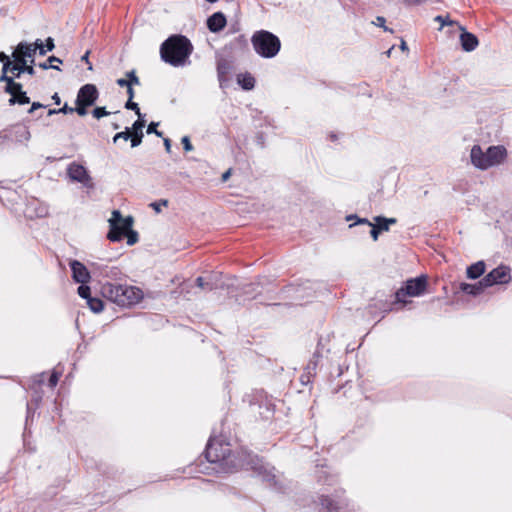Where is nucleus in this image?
<instances>
[{
  "label": "nucleus",
  "instance_id": "f257e3e1",
  "mask_svg": "<svg viewBox=\"0 0 512 512\" xmlns=\"http://www.w3.org/2000/svg\"><path fill=\"white\" fill-rule=\"evenodd\" d=\"M192 51L193 46L187 37L172 35L161 44L160 56L164 62L179 67L186 64Z\"/></svg>",
  "mask_w": 512,
  "mask_h": 512
},
{
  "label": "nucleus",
  "instance_id": "f03ea898",
  "mask_svg": "<svg viewBox=\"0 0 512 512\" xmlns=\"http://www.w3.org/2000/svg\"><path fill=\"white\" fill-rule=\"evenodd\" d=\"M101 294L111 302L122 307L135 305L143 298V292L141 289L109 281L101 285Z\"/></svg>",
  "mask_w": 512,
  "mask_h": 512
},
{
  "label": "nucleus",
  "instance_id": "7ed1b4c3",
  "mask_svg": "<svg viewBox=\"0 0 512 512\" xmlns=\"http://www.w3.org/2000/svg\"><path fill=\"white\" fill-rule=\"evenodd\" d=\"M205 458L211 463L220 462L231 469H238L243 465V460L232 453L228 443L224 444L213 437H210L206 445Z\"/></svg>",
  "mask_w": 512,
  "mask_h": 512
},
{
  "label": "nucleus",
  "instance_id": "20e7f679",
  "mask_svg": "<svg viewBox=\"0 0 512 512\" xmlns=\"http://www.w3.org/2000/svg\"><path fill=\"white\" fill-rule=\"evenodd\" d=\"M506 156L507 151L501 145L489 146L486 151H483L480 145H474L470 152L472 164L480 170L500 165Z\"/></svg>",
  "mask_w": 512,
  "mask_h": 512
},
{
  "label": "nucleus",
  "instance_id": "39448f33",
  "mask_svg": "<svg viewBox=\"0 0 512 512\" xmlns=\"http://www.w3.org/2000/svg\"><path fill=\"white\" fill-rule=\"evenodd\" d=\"M251 43L256 53L263 58L275 57L281 48L280 39L266 30L256 31L251 38Z\"/></svg>",
  "mask_w": 512,
  "mask_h": 512
},
{
  "label": "nucleus",
  "instance_id": "423d86ee",
  "mask_svg": "<svg viewBox=\"0 0 512 512\" xmlns=\"http://www.w3.org/2000/svg\"><path fill=\"white\" fill-rule=\"evenodd\" d=\"M35 54L36 48H32V45L27 42H20L12 53V73L18 71V74L27 73L31 76L35 75L33 67Z\"/></svg>",
  "mask_w": 512,
  "mask_h": 512
},
{
  "label": "nucleus",
  "instance_id": "0eeeda50",
  "mask_svg": "<svg viewBox=\"0 0 512 512\" xmlns=\"http://www.w3.org/2000/svg\"><path fill=\"white\" fill-rule=\"evenodd\" d=\"M427 288L426 275H420L416 278L408 279L404 286L398 289L395 293L396 302L406 304L405 297H418L424 294Z\"/></svg>",
  "mask_w": 512,
  "mask_h": 512
},
{
  "label": "nucleus",
  "instance_id": "6e6552de",
  "mask_svg": "<svg viewBox=\"0 0 512 512\" xmlns=\"http://www.w3.org/2000/svg\"><path fill=\"white\" fill-rule=\"evenodd\" d=\"M67 174L71 181L81 183L88 189L94 188L92 177L83 165L76 162L70 163L67 167Z\"/></svg>",
  "mask_w": 512,
  "mask_h": 512
},
{
  "label": "nucleus",
  "instance_id": "1a4fd4ad",
  "mask_svg": "<svg viewBox=\"0 0 512 512\" xmlns=\"http://www.w3.org/2000/svg\"><path fill=\"white\" fill-rule=\"evenodd\" d=\"M125 218L122 217L120 211L114 210L112 216L109 219L110 230L107 234V238L112 242L120 241L126 233L124 229Z\"/></svg>",
  "mask_w": 512,
  "mask_h": 512
},
{
  "label": "nucleus",
  "instance_id": "9d476101",
  "mask_svg": "<svg viewBox=\"0 0 512 512\" xmlns=\"http://www.w3.org/2000/svg\"><path fill=\"white\" fill-rule=\"evenodd\" d=\"M484 286L491 287L495 284H505L511 281L510 268L505 265H500L490 271L483 278Z\"/></svg>",
  "mask_w": 512,
  "mask_h": 512
},
{
  "label": "nucleus",
  "instance_id": "9b49d317",
  "mask_svg": "<svg viewBox=\"0 0 512 512\" xmlns=\"http://www.w3.org/2000/svg\"><path fill=\"white\" fill-rule=\"evenodd\" d=\"M99 96L97 87L94 84L83 85L77 94L76 102L92 106Z\"/></svg>",
  "mask_w": 512,
  "mask_h": 512
},
{
  "label": "nucleus",
  "instance_id": "f8f14e48",
  "mask_svg": "<svg viewBox=\"0 0 512 512\" xmlns=\"http://www.w3.org/2000/svg\"><path fill=\"white\" fill-rule=\"evenodd\" d=\"M70 267L72 271V278L75 282L80 284H86L89 282L91 278L90 272L84 264L77 260H73L70 262Z\"/></svg>",
  "mask_w": 512,
  "mask_h": 512
},
{
  "label": "nucleus",
  "instance_id": "ddd939ff",
  "mask_svg": "<svg viewBox=\"0 0 512 512\" xmlns=\"http://www.w3.org/2000/svg\"><path fill=\"white\" fill-rule=\"evenodd\" d=\"M459 28L462 30V33L460 34L462 49L466 52L474 51L479 44L478 38L473 33L466 31L464 27L459 26Z\"/></svg>",
  "mask_w": 512,
  "mask_h": 512
},
{
  "label": "nucleus",
  "instance_id": "4468645a",
  "mask_svg": "<svg viewBox=\"0 0 512 512\" xmlns=\"http://www.w3.org/2000/svg\"><path fill=\"white\" fill-rule=\"evenodd\" d=\"M13 62L5 63L2 66V73L0 75V82H4V92H11L13 88H19L18 82L14 80V77H10L8 72L12 73Z\"/></svg>",
  "mask_w": 512,
  "mask_h": 512
},
{
  "label": "nucleus",
  "instance_id": "2eb2a0df",
  "mask_svg": "<svg viewBox=\"0 0 512 512\" xmlns=\"http://www.w3.org/2000/svg\"><path fill=\"white\" fill-rule=\"evenodd\" d=\"M19 88H13L11 92H6L11 97L8 100L9 105H25L30 103V98L27 96V93L23 90V86L18 82Z\"/></svg>",
  "mask_w": 512,
  "mask_h": 512
},
{
  "label": "nucleus",
  "instance_id": "dca6fc26",
  "mask_svg": "<svg viewBox=\"0 0 512 512\" xmlns=\"http://www.w3.org/2000/svg\"><path fill=\"white\" fill-rule=\"evenodd\" d=\"M226 23V17L222 12H215L207 19V27L213 33L220 32Z\"/></svg>",
  "mask_w": 512,
  "mask_h": 512
},
{
  "label": "nucleus",
  "instance_id": "f3484780",
  "mask_svg": "<svg viewBox=\"0 0 512 512\" xmlns=\"http://www.w3.org/2000/svg\"><path fill=\"white\" fill-rule=\"evenodd\" d=\"M146 121L144 119H137L131 129V147H137L141 144L143 138V128L145 127Z\"/></svg>",
  "mask_w": 512,
  "mask_h": 512
},
{
  "label": "nucleus",
  "instance_id": "a211bd4d",
  "mask_svg": "<svg viewBox=\"0 0 512 512\" xmlns=\"http://www.w3.org/2000/svg\"><path fill=\"white\" fill-rule=\"evenodd\" d=\"M319 501L326 512H339L341 509L344 508L345 505L344 500L334 501L333 499L325 495H321L319 497Z\"/></svg>",
  "mask_w": 512,
  "mask_h": 512
},
{
  "label": "nucleus",
  "instance_id": "6ab92c4d",
  "mask_svg": "<svg viewBox=\"0 0 512 512\" xmlns=\"http://www.w3.org/2000/svg\"><path fill=\"white\" fill-rule=\"evenodd\" d=\"M11 136L14 138L16 142L26 143L30 140L31 134L27 126L25 125H15L11 130Z\"/></svg>",
  "mask_w": 512,
  "mask_h": 512
},
{
  "label": "nucleus",
  "instance_id": "aec40b11",
  "mask_svg": "<svg viewBox=\"0 0 512 512\" xmlns=\"http://www.w3.org/2000/svg\"><path fill=\"white\" fill-rule=\"evenodd\" d=\"M487 286H484L483 279L476 284L461 283L460 290L466 294L477 296L481 294Z\"/></svg>",
  "mask_w": 512,
  "mask_h": 512
},
{
  "label": "nucleus",
  "instance_id": "412c9836",
  "mask_svg": "<svg viewBox=\"0 0 512 512\" xmlns=\"http://www.w3.org/2000/svg\"><path fill=\"white\" fill-rule=\"evenodd\" d=\"M133 218L128 216L125 218L124 229L126 230L125 236L127 237V244L132 246L138 242V233L132 229Z\"/></svg>",
  "mask_w": 512,
  "mask_h": 512
},
{
  "label": "nucleus",
  "instance_id": "4be33fe9",
  "mask_svg": "<svg viewBox=\"0 0 512 512\" xmlns=\"http://www.w3.org/2000/svg\"><path fill=\"white\" fill-rule=\"evenodd\" d=\"M485 268H486L485 262L478 261V262L470 265L469 267H467V271H466L467 277L469 279H477L484 274Z\"/></svg>",
  "mask_w": 512,
  "mask_h": 512
},
{
  "label": "nucleus",
  "instance_id": "5701e85b",
  "mask_svg": "<svg viewBox=\"0 0 512 512\" xmlns=\"http://www.w3.org/2000/svg\"><path fill=\"white\" fill-rule=\"evenodd\" d=\"M257 474L261 479L265 482H268L269 484H275V474H274V468L266 467L264 465H260L259 467L255 468Z\"/></svg>",
  "mask_w": 512,
  "mask_h": 512
},
{
  "label": "nucleus",
  "instance_id": "b1692460",
  "mask_svg": "<svg viewBox=\"0 0 512 512\" xmlns=\"http://www.w3.org/2000/svg\"><path fill=\"white\" fill-rule=\"evenodd\" d=\"M237 82L244 90H251L255 86V79L250 73L239 74Z\"/></svg>",
  "mask_w": 512,
  "mask_h": 512
},
{
  "label": "nucleus",
  "instance_id": "393cba45",
  "mask_svg": "<svg viewBox=\"0 0 512 512\" xmlns=\"http://www.w3.org/2000/svg\"><path fill=\"white\" fill-rule=\"evenodd\" d=\"M229 69H230V66L226 61L222 60V61L218 62L217 74H218V79H219L220 83L227 80V75L229 73Z\"/></svg>",
  "mask_w": 512,
  "mask_h": 512
},
{
  "label": "nucleus",
  "instance_id": "a878e982",
  "mask_svg": "<svg viewBox=\"0 0 512 512\" xmlns=\"http://www.w3.org/2000/svg\"><path fill=\"white\" fill-rule=\"evenodd\" d=\"M95 270H98L100 275L103 277H114L118 274V269L98 264H93Z\"/></svg>",
  "mask_w": 512,
  "mask_h": 512
},
{
  "label": "nucleus",
  "instance_id": "bb28decb",
  "mask_svg": "<svg viewBox=\"0 0 512 512\" xmlns=\"http://www.w3.org/2000/svg\"><path fill=\"white\" fill-rule=\"evenodd\" d=\"M54 62L62 63V60L56 56H50V57H48L46 62L39 63V67L43 70H47L50 68L55 69V70H60V68L58 66L53 64Z\"/></svg>",
  "mask_w": 512,
  "mask_h": 512
},
{
  "label": "nucleus",
  "instance_id": "cd10ccee",
  "mask_svg": "<svg viewBox=\"0 0 512 512\" xmlns=\"http://www.w3.org/2000/svg\"><path fill=\"white\" fill-rule=\"evenodd\" d=\"M87 304H88L89 308H90L93 312H95V313H99V312L103 311V309H104V303H103V301H102L101 299H99V298H93V297H91V298H89V299L87 300Z\"/></svg>",
  "mask_w": 512,
  "mask_h": 512
},
{
  "label": "nucleus",
  "instance_id": "c85d7f7f",
  "mask_svg": "<svg viewBox=\"0 0 512 512\" xmlns=\"http://www.w3.org/2000/svg\"><path fill=\"white\" fill-rule=\"evenodd\" d=\"M434 21H435V22H439V23H440V28H439V30H442V28H443L444 26H452V25H454V24H457V22H456V21L451 20V19L449 18V16H448V15H446V16L438 15V16H436V17L434 18Z\"/></svg>",
  "mask_w": 512,
  "mask_h": 512
},
{
  "label": "nucleus",
  "instance_id": "c756f323",
  "mask_svg": "<svg viewBox=\"0 0 512 512\" xmlns=\"http://www.w3.org/2000/svg\"><path fill=\"white\" fill-rule=\"evenodd\" d=\"M347 221L355 220L354 223L349 225V228H352L353 226L357 224L372 226V223L367 218H359L357 215H349L347 216Z\"/></svg>",
  "mask_w": 512,
  "mask_h": 512
},
{
  "label": "nucleus",
  "instance_id": "7c9ffc66",
  "mask_svg": "<svg viewBox=\"0 0 512 512\" xmlns=\"http://www.w3.org/2000/svg\"><path fill=\"white\" fill-rule=\"evenodd\" d=\"M77 292H78V295L83 298V299H86L88 300L89 298H91V289L89 286H87L86 284H81L78 289H77Z\"/></svg>",
  "mask_w": 512,
  "mask_h": 512
},
{
  "label": "nucleus",
  "instance_id": "2f4dec72",
  "mask_svg": "<svg viewBox=\"0 0 512 512\" xmlns=\"http://www.w3.org/2000/svg\"><path fill=\"white\" fill-rule=\"evenodd\" d=\"M119 139H123L125 141H127L128 139L131 140L130 128L126 127L125 131L116 133L113 137V142L116 143Z\"/></svg>",
  "mask_w": 512,
  "mask_h": 512
},
{
  "label": "nucleus",
  "instance_id": "473e14b6",
  "mask_svg": "<svg viewBox=\"0 0 512 512\" xmlns=\"http://www.w3.org/2000/svg\"><path fill=\"white\" fill-rule=\"evenodd\" d=\"M125 108L128 109V110L135 111V113L138 115V119H143L142 118V114L140 112V108H139L138 104L133 101V99L132 100H127V102L125 104Z\"/></svg>",
  "mask_w": 512,
  "mask_h": 512
},
{
  "label": "nucleus",
  "instance_id": "72a5a7b5",
  "mask_svg": "<svg viewBox=\"0 0 512 512\" xmlns=\"http://www.w3.org/2000/svg\"><path fill=\"white\" fill-rule=\"evenodd\" d=\"M196 285L202 289L213 290L216 288L211 282H206L203 277L196 278Z\"/></svg>",
  "mask_w": 512,
  "mask_h": 512
},
{
  "label": "nucleus",
  "instance_id": "f704fd0d",
  "mask_svg": "<svg viewBox=\"0 0 512 512\" xmlns=\"http://www.w3.org/2000/svg\"><path fill=\"white\" fill-rule=\"evenodd\" d=\"M127 80L129 82V85H140V80L138 76L136 75L135 70L128 71L126 73Z\"/></svg>",
  "mask_w": 512,
  "mask_h": 512
},
{
  "label": "nucleus",
  "instance_id": "c9c22d12",
  "mask_svg": "<svg viewBox=\"0 0 512 512\" xmlns=\"http://www.w3.org/2000/svg\"><path fill=\"white\" fill-rule=\"evenodd\" d=\"M76 107L74 108V112H76L79 116H85L87 114V108L89 107L86 104H82L79 102H76Z\"/></svg>",
  "mask_w": 512,
  "mask_h": 512
},
{
  "label": "nucleus",
  "instance_id": "e433bc0d",
  "mask_svg": "<svg viewBox=\"0 0 512 512\" xmlns=\"http://www.w3.org/2000/svg\"><path fill=\"white\" fill-rule=\"evenodd\" d=\"M92 114L95 118L97 119H100L104 116H107L109 115V112L106 111V108L105 107H96L93 111H92Z\"/></svg>",
  "mask_w": 512,
  "mask_h": 512
},
{
  "label": "nucleus",
  "instance_id": "4c0bfd02",
  "mask_svg": "<svg viewBox=\"0 0 512 512\" xmlns=\"http://www.w3.org/2000/svg\"><path fill=\"white\" fill-rule=\"evenodd\" d=\"M158 123L157 122H151L147 127V133L148 134H155L158 137H162V132L157 130Z\"/></svg>",
  "mask_w": 512,
  "mask_h": 512
},
{
  "label": "nucleus",
  "instance_id": "58836bf2",
  "mask_svg": "<svg viewBox=\"0 0 512 512\" xmlns=\"http://www.w3.org/2000/svg\"><path fill=\"white\" fill-rule=\"evenodd\" d=\"M382 216H376L374 218V221H375V225L376 227L379 229L380 232H383V231H389V225L384 221V222H381L379 219L381 218Z\"/></svg>",
  "mask_w": 512,
  "mask_h": 512
},
{
  "label": "nucleus",
  "instance_id": "ea45409f",
  "mask_svg": "<svg viewBox=\"0 0 512 512\" xmlns=\"http://www.w3.org/2000/svg\"><path fill=\"white\" fill-rule=\"evenodd\" d=\"M32 48H36V51H39V54L41 56H44L47 53V50H45L44 44L40 39H37L34 44H31Z\"/></svg>",
  "mask_w": 512,
  "mask_h": 512
},
{
  "label": "nucleus",
  "instance_id": "a19ab883",
  "mask_svg": "<svg viewBox=\"0 0 512 512\" xmlns=\"http://www.w3.org/2000/svg\"><path fill=\"white\" fill-rule=\"evenodd\" d=\"M168 205V200L166 199H161L159 202H153L150 204V206L157 212L159 213L161 211V206H167Z\"/></svg>",
  "mask_w": 512,
  "mask_h": 512
},
{
  "label": "nucleus",
  "instance_id": "79ce46f5",
  "mask_svg": "<svg viewBox=\"0 0 512 512\" xmlns=\"http://www.w3.org/2000/svg\"><path fill=\"white\" fill-rule=\"evenodd\" d=\"M181 143L183 144V148L186 152H190L193 150V145L191 144L190 138L188 136L182 137Z\"/></svg>",
  "mask_w": 512,
  "mask_h": 512
},
{
  "label": "nucleus",
  "instance_id": "37998d69",
  "mask_svg": "<svg viewBox=\"0 0 512 512\" xmlns=\"http://www.w3.org/2000/svg\"><path fill=\"white\" fill-rule=\"evenodd\" d=\"M59 377H60V374L55 371L51 374V376L49 378V382H48L49 386L51 388H54L57 385V383L59 381Z\"/></svg>",
  "mask_w": 512,
  "mask_h": 512
},
{
  "label": "nucleus",
  "instance_id": "c03bdc74",
  "mask_svg": "<svg viewBox=\"0 0 512 512\" xmlns=\"http://www.w3.org/2000/svg\"><path fill=\"white\" fill-rule=\"evenodd\" d=\"M370 227H371L370 235H371V237H372V239H373L374 241H377V240H378V237H379V234H380L381 232L379 231V229H378V228L376 227V225H374V224H372V226H370Z\"/></svg>",
  "mask_w": 512,
  "mask_h": 512
},
{
  "label": "nucleus",
  "instance_id": "a18cd8bd",
  "mask_svg": "<svg viewBox=\"0 0 512 512\" xmlns=\"http://www.w3.org/2000/svg\"><path fill=\"white\" fill-rule=\"evenodd\" d=\"M44 47H45V50H47V52L48 51H52L54 49V47H55L53 38L48 37L46 39V43L44 44Z\"/></svg>",
  "mask_w": 512,
  "mask_h": 512
},
{
  "label": "nucleus",
  "instance_id": "49530a36",
  "mask_svg": "<svg viewBox=\"0 0 512 512\" xmlns=\"http://www.w3.org/2000/svg\"><path fill=\"white\" fill-rule=\"evenodd\" d=\"M385 22H386V20H385V18H384V17H382V16H378V17L376 18V22H375V24H376L377 26L383 27V29H384L385 31H388V28L385 26Z\"/></svg>",
  "mask_w": 512,
  "mask_h": 512
},
{
  "label": "nucleus",
  "instance_id": "de8ad7c7",
  "mask_svg": "<svg viewBox=\"0 0 512 512\" xmlns=\"http://www.w3.org/2000/svg\"><path fill=\"white\" fill-rule=\"evenodd\" d=\"M39 108H45V105L41 104L40 102H33L30 109L28 110V113L31 114Z\"/></svg>",
  "mask_w": 512,
  "mask_h": 512
},
{
  "label": "nucleus",
  "instance_id": "09e8293b",
  "mask_svg": "<svg viewBox=\"0 0 512 512\" xmlns=\"http://www.w3.org/2000/svg\"><path fill=\"white\" fill-rule=\"evenodd\" d=\"M73 112H74V108L69 107L67 103H65L62 108H59V113L68 114V113H73Z\"/></svg>",
  "mask_w": 512,
  "mask_h": 512
},
{
  "label": "nucleus",
  "instance_id": "8fccbe9b",
  "mask_svg": "<svg viewBox=\"0 0 512 512\" xmlns=\"http://www.w3.org/2000/svg\"><path fill=\"white\" fill-rule=\"evenodd\" d=\"M89 51H87L82 57L81 60L84 61L88 65V70H92V64L89 61Z\"/></svg>",
  "mask_w": 512,
  "mask_h": 512
},
{
  "label": "nucleus",
  "instance_id": "3c124183",
  "mask_svg": "<svg viewBox=\"0 0 512 512\" xmlns=\"http://www.w3.org/2000/svg\"><path fill=\"white\" fill-rule=\"evenodd\" d=\"M0 62L2 64H5V63H10L12 62L11 58L6 55L4 52H0Z\"/></svg>",
  "mask_w": 512,
  "mask_h": 512
},
{
  "label": "nucleus",
  "instance_id": "603ef678",
  "mask_svg": "<svg viewBox=\"0 0 512 512\" xmlns=\"http://www.w3.org/2000/svg\"><path fill=\"white\" fill-rule=\"evenodd\" d=\"M379 220L381 222L385 221L389 226L397 223L396 218H386V217L382 216Z\"/></svg>",
  "mask_w": 512,
  "mask_h": 512
},
{
  "label": "nucleus",
  "instance_id": "864d4df0",
  "mask_svg": "<svg viewBox=\"0 0 512 512\" xmlns=\"http://www.w3.org/2000/svg\"><path fill=\"white\" fill-rule=\"evenodd\" d=\"M117 85H119L120 87H128L129 86V82L127 79H124V78H119L117 79L116 81Z\"/></svg>",
  "mask_w": 512,
  "mask_h": 512
},
{
  "label": "nucleus",
  "instance_id": "5fc2aeb1",
  "mask_svg": "<svg viewBox=\"0 0 512 512\" xmlns=\"http://www.w3.org/2000/svg\"><path fill=\"white\" fill-rule=\"evenodd\" d=\"M128 100H132L135 96L133 86L129 85L127 87Z\"/></svg>",
  "mask_w": 512,
  "mask_h": 512
},
{
  "label": "nucleus",
  "instance_id": "6e6d98bb",
  "mask_svg": "<svg viewBox=\"0 0 512 512\" xmlns=\"http://www.w3.org/2000/svg\"><path fill=\"white\" fill-rule=\"evenodd\" d=\"M164 146H165V150L167 153H170L171 152V141L169 138H165L164 139Z\"/></svg>",
  "mask_w": 512,
  "mask_h": 512
},
{
  "label": "nucleus",
  "instance_id": "4d7b16f0",
  "mask_svg": "<svg viewBox=\"0 0 512 512\" xmlns=\"http://www.w3.org/2000/svg\"><path fill=\"white\" fill-rule=\"evenodd\" d=\"M230 175H231V169H228L227 171H225L222 174V181L226 182L229 179Z\"/></svg>",
  "mask_w": 512,
  "mask_h": 512
},
{
  "label": "nucleus",
  "instance_id": "13d9d810",
  "mask_svg": "<svg viewBox=\"0 0 512 512\" xmlns=\"http://www.w3.org/2000/svg\"><path fill=\"white\" fill-rule=\"evenodd\" d=\"M52 100L54 101V103L56 105H59L61 103V99H60L58 93H54V95L52 96Z\"/></svg>",
  "mask_w": 512,
  "mask_h": 512
},
{
  "label": "nucleus",
  "instance_id": "bf43d9fd",
  "mask_svg": "<svg viewBox=\"0 0 512 512\" xmlns=\"http://www.w3.org/2000/svg\"><path fill=\"white\" fill-rule=\"evenodd\" d=\"M55 114H60L59 113V109H49L48 112H47L48 116H52V115H55Z\"/></svg>",
  "mask_w": 512,
  "mask_h": 512
},
{
  "label": "nucleus",
  "instance_id": "052dcab7",
  "mask_svg": "<svg viewBox=\"0 0 512 512\" xmlns=\"http://www.w3.org/2000/svg\"><path fill=\"white\" fill-rule=\"evenodd\" d=\"M400 48H401L402 51H407L408 50V46H407V44H406V42L404 40L401 41Z\"/></svg>",
  "mask_w": 512,
  "mask_h": 512
},
{
  "label": "nucleus",
  "instance_id": "680f3d73",
  "mask_svg": "<svg viewBox=\"0 0 512 512\" xmlns=\"http://www.w3.org/2000/svg\"><path fill=\"white\" fill-rule=\"evenodd\" d=\"M301 382L303 384H307L309 382V376H306V375H302L301 376Z\"/></svg>",
  "mask_w": 512,
  "mask_h": 512
},
{
  "label": "nucleus",
  "instance_id": "e2e57ef3",
  "mask_svg": "<svg viewBox=\"0 0 512 512\" xmlns=\"http://www.w3.org/2000/svg\"><path fill=\"white\" fill-rule=\"evenodd\" d=\"M8 139L7 135H0V145H2Z\"/></svg>",
  "mask_w": 512,
  "mask_h": 512
},
{
  "label": "nucleus",
  "instance_id": "0e129e2a",
  "mask_svg": "<svg viewBox=\"0 0 512 512\" xmlns=\"http://www.w3.org/2000/svg\"><path fill=\"white\" fill-rule=\"evenodd\" d=\"M322 474H326V471H324V470L318 471V479H319V481H321V479H322Z\"/></svg>",
  "mask_w": 512,
  "mask_h": 512
},
{
  "label": "nucleus",
  "instance_id": "69168bd1",
  "mask_svg": "<svg viewBox=\"0 0 512 512\" xmlns=\"http://www.w3.org/2000/svg\"><path fill=\"white\" fill-rule=\"evenodd\" d=\"M21 74H18V71H15L14 73H12V76L11 77H14L15 78H19Z\"/></svg>",
  "mask_w": 512,
  "mask_h": 512
},
{
  "label": "nucleus",
  "instance_id": "338daca9",
  "mask_svg": "<svg viewBox=\"0 0 512 512\" xmlns=\"http://www.w3.org/2000/svg\"><path fill=\"white\" fill-rule=\"evenodd\" d=\"M392 49H393V47H392V48H390V49L386 52L387 56H390Z\"/></svg>",
  "mask_w": 512,
  "mask_h": 512
},
{
  "label": "nucleus",
  "instance_id": "774afa93",
  "mask_svg": "<svg viewBox=\"0 0 512 512\" xmlns=\"http://www.w3.org/2000/svg\"><path fill=\"white\" fill-rule=\"evenodd\" d=\"M114 128H115V129H118V128H119L118 124H115V125H114Z\"/></svg>",
  "mask_w": 512,
  "mask_h": 512
}]
</instances>
